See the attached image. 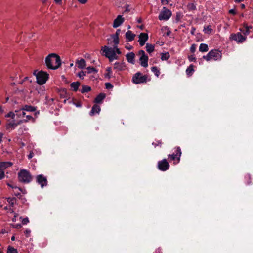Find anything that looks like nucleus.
Here are the masks:
<instances>
[{"label": "nucleus", "mask_w": 253, "mask_h": 253, "mask_svg": "<svg viewBox=\"0 0 253 253\" xmlns=\"http://www.w3.org/2000/svg\"><path fill=\"white\" fill-rule=\"evenodd\" d=\"M113 47H108L107 46H102L101 51L102 52V54L108 58L110 62L114 60L118 59L117 54L120 55L121 51L118 47V44H110Z\"/></svg>", "instance_id": "1"}, {"label": "nucleus", "mask_w": 253, "mask_h": 253, "mask_svg": "<svg viewBox=\"0 0 253 253\" xmlns=\"http://www.w3.org/2000/svg\"><path fill=\"white\" fill-rule=\"evenodd\" d=\"M250 28H251V27L248 26L247 24H245L244 28H240L239 29L243 33V35L240 32L232 33L229 37L230 40L234 41L238 44L243 43L247 39L246 36L250 34Z\"/></svg>", "instance_id": "2"}, {"label": "nucleus", "mask_w": 253, "mask_h": 253, "mask_svg": "<svg viewBox=\"0 0 253 253\" xmlns=\"http://www.w3.org/2000/svg\"><path fill=\"white\" fill-rule=\"evenodd\" d=\"M45 62L49 69L56 70L61 66L60 57L55 53L49 54L45 58Z\"/></svg>", "instance_id": "3"}, {"label": "nucleus", "mask_w": 253, "mask_h": 253, "mask_svg": "<svg viewBox=\"0 0 253 253\" xmlns=\"http://www.w3.org/2000/svg\"><path fill=\"white\" fill-rule=\"evenodd\" d=\"M221 51L215 49L210 50L206 55L203 56V58L207 61H210L211 60H221Z\"/></svg>", "instance_id": "4"}, {"label": "nucleus", "mask_w": 253, "mask_h": 253, "mask_svg": "<svg viewBox=\"0 0 253 253\" xmlns=\"http://www.w3.org/2000/svg\"><path fill=\"white\" fill-rule=\"evenodd\" d=\"M151 79L149 78L148 75H143L141 72L136 73L132 77V82L134 84H141L147 83L150 81Z\"/></svg>", "instance_id": "5"}, {"label": "nucleus", "mask_w": 253, "mask_h": 253, "mask_svg": "<svg viewBox=\"0 0 253 253\" xmlns=\"http://www.w3.org/2000/svg\"><path fill=\"white\" fill-rule=\"evenodd\" d=\"M174 152L172 154L168 155V159L169 162H173L174 165H176L180 162L182 154L181 148L179 146L175 147Z\"/></svg>", "instance_id": "6"}, {"label": "nucleus", "mask_w": 253, "mask_h": 253, "mask_svg": "<svg viewBox=\"0 0 253 253\" xmlns=\"http://www.w3.org/2000/svg\"><path fill=\"white\" fill-rule=\"evenodd\" d=\"M18 179L20 182L28 183L32 180V176L28 170L21 169L18 173Z\"/></svg>", "instance_id": "7"}, {"label": "nucleus", "mask_w": 253, "mask_h": 253, "mask_svg": "<svg viewBox=\"0 0 253 253\" xmlns=\"http://www.w3.org/2000/svg\"><path fill=\"white\" fill-rule=\"evenodd\" d=\"M36 72L34 71V74L36 76L37 83L40 85L44 84L49 78V74L42 70L38 72L37 74H35Z\"/></svg>", "instance_id": "8"}, {"label": "nucleus", "mask_w": 253, "mask_h": 253, "mask_svg": "<svg viewBox=\"0 0 253 253\" xmlns=\"http://www.w3.org/2000/svg\"><path fill=\"white\" fill-rule=\"evenodd\" d=\"M138 55L140 56L139 61L140 64L141 66L146 68L148 66V56L146 54L144 50H140L138 52Z\"/></svg>", "instance_id": "9"}, {"label": "nucleus", "mask_w": 253, "mask_h": 253, "mask_svg": "<svg viewBox=\"0 0 253 253\" xmlns=\"http://www.w3.org/2000/svg\"><path fill=\"white\" fill-rule=\"evenodd\" d=\"M120 29H117L114 34H112L110 36V39H108V44H119V36L120 33Z\"/></svg>", "instance_id": "10"}, {"label": "nucleus", "mask_w": 253, "mask_h": 253, "mask_svg": "<svg viewBox=\"0 0 253 253\" xmlns=\"http://www.w3.org/2000/svg\"><path fill=\"white\" fill-rule=\"evenodd\" d=\"M171 16L170 10L164 7L159 15L160 20H168Z\"/></svg>", "instance_id": "11"}, {"label": "nucleus", "mask_w": 253, "mask_h": 253, "mask_svg": "<svg viewBox=\"0 0 253 253\" xmlns=\"http://www.w3.org/2000/svg\"><path fill=\"white\" fill-rule=\"evenodd\" d=\"M169 168V165L166 159H164L158 162V168L161 171H166Z\"/></svg>", "instance_id": "12"}, {"label": "nucleus", "mask_w": 253, "mask_h": 253, "mask_svg": "<svg viewBox=\"0 0 253 253\" xmlns=\"http://www.w3.org/2000/svg\"><path fill=\"white\" fill-rule=\"evenodd\" d=\"M21 110L22 111H26L28 112H34L36 111V108L31 105H26L22 107ZM17 115L19 117H24L26 115V113L25 112L22 111V112H20L19 114H17Z\"/></svg>", "instance_id": "13"}, {"label": "nucleus", "mask_w": 253, "mask_h": 253, "mask_svg": "<svg viewBox=\"0 0 253 253\" xmlns=\"http://www.w3.org/2000/svg\"><path fill=\"white\" fill-rule=\"evenodd\" d=\"M148 35L146 33H141L139 35L138 42L140 46L144 45L146 42L148 40Z\"/></svg>", "instance_id": "14"}, {"label": "nucleus", "mask_w": 253, "mask_h": 253, "mask_svg": "<svg viewBox=\"0 0 253 253\" xmlns=\"http://www.w3.org/2000/svg\"><path fill=\"white\" fill-rule=\"evenodd\" d=\"M37 182L41 185L42 187H43L47 184L46 178L42 175H39L36 177Z\"/></svg>", "instance_id": "15"}, {"label": "nucleus", "mask_w": 253, "mask_h": 253, "mask_svg": "<svg viewBox=\"0 0 253 253\" xmlns=\"http://www.w3.org/2000/svg\"><path fill=\"white\" fill-rule=\"evenodd\" d=\"M124 18L122 17V15H118L116 19H114L113 23V28H117L120 25H121L123 22H124Z\"/></svg>", "instance_id": "16"}, {"label": "nucleus", "mask_w": 253, "mask_h": 253, "mask_svg": "<svg viewBox=\"0 0 253 253\" xmlns=\"http://www.w3.org/2000/svg\"><path fill=\"white\" fill-rule=\"evenodd\" d=\"M136 35L131 31L128 30L125 34V38L127 42H131L134 40Z\"/></svg>", "instance_id": "17"}, {"label": "nucleus", "mask_w": 253, "mask_h": 253, "mask_svg": "<svg viewBox=\"0 0 253 253\" xmlns=\"http://www.w3.org/2000/svg\"><path fill=\"white\" fill-rule=\"evenodd\" d=\"M22 123V121H20V120L18 121L17 122H10L6 124V128L7 130H13L16 128V127L19 124Z\"/></svg>", "instance_id": "18"}, {"label": "nucleus", "mask_w": 253, "mask_h": 253, "mask_svg": "<svg viewBox=\"0 0 253 253\" xmlns=\"http://www.w3.org/2000/svg\"><path fill=\"white\" fill-rule=\"evenodd\" d=\"M126 67L124 62H116L114 65V69L117 71H124Z\"/></svg>", "instance_id": "19"}, {"label": "nucleus", "mask_w": 253, "mask_h": 253, "mask_svg": "<svg viewBox=\"0 0 253 253\" xmlns=\"http://www.w3.org/2000/svg\"><path fill=\"white\" fill-rule=\"evenodd\" d=\"M126 59L129 63L134 64L135 63V54L131 52L127 53L126 55Z\"/></svg>", "instance_id": "20"}, {"label": "nucleus", "mask_w": 253, "mask_h": 253, "mask_svg": "<svg viewBox=\"0 0 253 253\" xmlns=\"http://www.w3.org/2000/svg\"><path fill=\"white\" fill-rule=\"evenodd\" d=\"M76 64L80 69H84L86 66V61L84 59H77Z\"/></svg>", "instance_id": "21"}, {"label": "nucleus", "mask_w": 253, "mask_h": 253, "mask_svg": "<svg viewBox=\"0 0 253 253\" xmlns=\"http://www.w3.org/2000/svg\"><path fill=\"white\" fill-rule=\"evenodd\" d=\"M100 111V107L98 105H94L91 109V110L90 112V115L93 116L96 114H98Z\"/></svg>", "instance_id": "22"}, {"label": "nucleus", "mask_w": 253, "mask_h": 253, "mask_svg": "<svg viewBox=\"0 0 253 253\" xmlns=\"http://www.w3.org/2000/svg\"><path fill=\"white\" fill-rule=\"evenodd\" d=\"M12 165V163L10 162H0V168L3 170H5L6 168L11 167Z\"/></svg>", "instance_id": "23"}, {"label": "nucleus", "mask_w": 253, "mask_h": 253, "mask_svg": "<svg viewBox=\"0 0 253 253\" xmlns=\"http://www.w3.org/2000/svg\"><path fill=\"white\" fill-rule=\"evenodd\" d=\"M194 72V66L193 64L190 65L186 70V73L188 77L192 75Z\"/></svg>", "instance_id": "24"}, {"label": "nucleus", "mask_w": 253, "mask_h": 253, "mask_svg": "<svg viewBox=\"0 0 253 253\" xmlns=\"http://www.w3.org/2000/svg\"><path fill=\"white\" fill-rule=\"evenodd\" d=\"M213 29L211 25H209L205 26L203 29V32L205 34L210 35L213 33Z\"/></svg>", "instance_id": "25"}, {"label": "nucleus", "mask_w": 253, "mask_h": 253, "mask_svg": "<svg viewBox=\"0 0 253 253\" xmlns=\"http://www.w3.org/2000/svg\"><path fill=\"white\" fill-rule=\"evenodd\" d=\"M105 94L104 93H100L98 94L94 99V102L96 103H100L105 98Z\"/></svg>", "instance_id": "26"}, {"label": "nucleus", "mask_w": 253, "mask_h": 253, "mask_svg": "<svg viewBox=\"0 0 253 253\" xmlns=\"http://www.w3.org/2000/svg\"><path fill=\"white\" fill-rule=\"evenodd\" d=\"M80 84V83L78 81L72 83L70 84L72 90L74 91H77L78 90Z\"/></svg>", "instance_id": "27"}, {"label": "nucleus", "mask_w": 253, "mask_h": 253, "mask_svg": "<svg viewBox=\"0 0 253 253\" xmlns=\"http://www.w3.org/2000/svg\"><path fill=\"white\" fill-rule=\"evenodd\" d=\"M199 51L202 52H207L209 50L208 46L207 44L201 43L199 46Z\"/></svg>", "instance_id": "28"}, {"label": "nucleus", "mask_w": 253, "mask_h": 253, "mask_svg": "<svg viewBox=\"0 0 253 253\" xmlns=\"http://www.w3.org/2000/svg\"><path fill=\"white\" fill-rule=\"evenodd\" d=\"M154 48H155L154 45H153V44H150L148 43H147L146 44V51L149 53H151L153 52L154 51Z\"/></svg>", "instance_id": "29"}, {"label": "nucleus", "mask_w": 253, "mask_h": 253, "mask_svg": "<svg viewBox=\"0 0 253 253\" xmlns=\"http://www.w3.org/2000/svg\"><path fill=\"white\" fill-rule=\"evenodd\" d=\"M244 183L246 185H250L251 183V176L250 174H246L244 178Z\"/></svg>", "instance_id": "30"}, {"label": "nucleus", "mask_w": 253, "mask_h": 253, "mask_svg": "<svg viewBox=\"0 0 253 253\" xmlns=\"http://www.w3.org/2000/svg\"><path fill=\"white\" fill-rule=\"evenodd\" d=\"M152 72L157 77H159L160 74V69L156 66H153L151 68Z\"/></svg>", "instance_id": "31"}, {"label": "nucleus", "mask_w": 253, "mask_h": 253, "mask_svg": "<svg viewBox=\"0 0 253 253\" xmlns=\"http://www.w3.org/2000/svg\"><path fill=\"white\" fill-rule=\"evenodd\" d=\"M26 119L20 120V121H22L23 122H27L28 121H31L32 122H34L35 121V119L31 115H26Z\"/></svg>", "instance_id": "32"}, {"label": "nucleus", "mask_w": 253, "mask_h": 253, "mask_svg": "<svg viewBox=\"0 0 253 253\" xmlns=\"http://www.w3.org/2000/svg\"><path fill=\"white\" fill-rule=\"evenodd\" d=\"M7 185L8 186L11 187L12 189H14V191H15V192H14V194L16 196H18V195H20L19 191H21V190L20 188L17 187L16 186H13L10 184H7Z\"/></svg>", "instance_id": "33"}, {"label": "nucleus", "mask_w": 253, "mask_h": 253, "mask_svg": "<svg viewBox=\"0 0 253 253\" xmlns=\"http://www.w3.org/2000/svg\"><path fill=\"white\" fill-rule=\"evenodd\" d=\"M170 57V55L169 52H165V53H162L161 54V60H168Z\"/></svg>", "instance_id": "34"}, {"label": "nucleus", "mask_w": 253, "mask_h": 253, "mask_svg": "<svg viewBox=\"0 0 253 253\" xmlns=\"http://www.w3.org/2000/svg\"><path fill=\"white\" fill-rule=\"evenodd\" d=\"M91 90V88L89 86L86 85H83L81 89V92L84 93L85 92H88Z\"/></svg>", "instance_id": "35"}, {"label": "nucleus", "mask_w": 253, "mask_h": 253, "mask_svg": "<svg viewBox=\"0 0 253 253\" xmlns=\"http://www.w3.org/2000/svg\"><path fill=\"white\" fill-rule=\"evenodd\" d=\"M7 253H17V251L14 248L9 246L7 250Z\"/></svg>", "instance_id": "36"}, {"label": "nucleus", "mask_w": 253, "mask_h": 253, "mask_svg": "<svg viewBox=\"0 0 253 253\" xmlns=\"http://www.w3.org/2000/svg\"><path fill=\"white\" fill-rule=\"evenodd\" d=\"M86 70L87 71L86 72V73H87V74H90L91 73H96L97 72V70L94 67H88L86 68Z\"/></svg>", "instance_id": "37"}, {"label": "nucleus", "mask_w": 253, "mask_h": 253, "mask_svg": "<svg viewBox=\"0 0 253 253\" xmlns=\"http://www.w3.org/2000/svg\"><path fill=\"white\" fill-rule=\"evenodd\" d=\"M15 114L13 112H9L6 115H5V117L6 118H11L12 119H14L15 117Z\"/></svg>", "instance_id": "38"}, {"label": "nucleus", "mask_w": 253, "mask_h": 253, "mask_svg": "<svg viewBox=\"0 0 253 253\" xmlns=\"http://www.w3.org/2000/svg\"><path fill=\"white\" fill-rule=\"evenodd\" d=\"M196 45L195 44H193L190 48V52L194 54L195 53V52L196 51Z\"/></svg>", "instance_id": "39"}, {"label": "nucleus", "mask_w": 253, "mask_h": 253, "mask_svg": "<svg viewBox=\"0 0 253 253\" xmlns=\"http://www.w3.org/2000/svg\"><path fill=\"white\" fill-rule=\"evenodd\" d=\"M188 59L189 61H190V62L195 61L196 60V58L195 57V55H194V54H192V55L188 56Z\"/></svg>", "instance_id": "40"}, {"label": "nucleus", "mask_w": 253, "mask_h": 253, "mask_svg": "<svg viewBox=\"0 0 253 253\" xmlns=\"http://www.w3.org/2000/svg\"><path fill=\"white\" fill-rule=\"evenodd\" d=\"M162 142L160 140L156 141L155 142H153L152 144L156 147L157 146H161Z\"/></svg>", "instance_id": "41"}, {"label": "nucleus", "mask_w": 253, "mask_h": 253, "mask_svg": "<svg viewBox=\"0 0 253 253\" xmlns=\"http://www.w3.org/2000/svg\"><path fill=\"white\" fill-rule=\"evenodd\" d=\"M187 6L189 10H194L196 9V6L193 3L189 4Z\"/></svg>", "instance_id": "42"}, {"label": "nucleus", "mask_w": 253, "mask_h": 253, "mask_svg": "<svg viewBox=\"0 0 253 253\" xmlns=\"http://www.w3.org/2000/svg\"><path fill=\"white\" fill-rule=\"evenodd\" d=\"M86 75V72H84V71H81L78 74V76L80 78H82V79H83L84 78V76H85Z\"/></svg>", "instance_id": "43"}, {"label": "nucleus", "mask_w": 253, "mask_h": 253, "mask_svg": "<svg viewBox=\"0 0 253 253\" xmlns=\"http://www.w3.org/2000/svg\"><path fill=\"white\" fill-rule=\"evenodd\" d=\"M4 170L0 168V179H3L4 177Z\"/></svg>", "instance_id": "44"}, {"label": "nucleus", "mask_w": 253, "mask_h": 253, "mask_svg": "<svg viewBox=\"0 0 253 253\" xmlns=\"http://www.w3.org/2000/svg\"><path fill=\"white\" fill-rule=\"evenodd\" d=\"M106 71L107 72V73L106 74L105 76L106 77H110V75L111 73V68H110V67L109 68H107L106 69Z\"/></svg>", "instance_id": "45"}, {"label": "nucleus", "mask_w": 253, "mask_h": 253, "mask_svg": "<svg viewBox=\"0 0 253 253\" xmlns=\"http://www.w3.org/2000/svg\"><path fill=\"white\" fill-rule=\"evenodd\" d=\"M29 219L27 217H26L25 218H23L22 220V223L23 225H26L28 223H29Z\"/></svg>", "instance_id": "46"}, {"label": "nucleus", "mask_w": 253, "mask_h": 253, "mask_svg": "<svg viewBox=\"0 0 253 253\" xmlns=\"http://www.w3.org/2000/svg\"><path fill=\"white\" fill-rule=\"evenodd\" d=\"M30 233L31 230L30 229H26L25 231H24V234L27 237L30 236Z\"/></svg>", "instance_id": "47"}, {"label": "nucleus", "mask_w": 253, "mask_h": 253, "mask_svg": "<svg viewBox=\"0 0 253 253\" xmlns=\"http://www.w3.org/2000/svg\"><path fill=\"white\" fill-rule=\"evenodd\" d=\"M105 87L107 89H111L113 88V85L110 83H105Z\"/></svg>", "instance_id": "48"}, {"label": "nucleus", "mask_w": 253, "mask_h": 253, "mask_svg": "<svg viewBox=\"0 0 253 253\" xmlns=\"http://www.w3.org/2000/svg\"><path fill=\"white\" fill-rule=\"evenodd\" d=\"M229 13L233 15H235L237 14V11L235 9H232L229 11Z\"/></svg>", "instance_id": "49"}, {"label": "nucleus", "mask_w": 253, "mask_h": 253, "mask_svg": "<svg viewBox=\"0 0 253 253\" xmlns=\"http://www.w3.org/2000/svg\"><path fill=\"white\" fill-rule=\"evenodd\" d=\"M163 5H167L169 3V0H161Z\"/></svg>", "instance_id": "50"}, {"label": "nucleus", "mask_w": 253, "mask_h": 253, "mask_svg": "<svg viewBox=\"0 0 253 253\" xmlns=\"http://www.w3.org/2000/svg\"><path fill=\"white\" fill-rule=\"evenodd\" d=\"M88 0H78V2L82 4H84L87 2Z\"/></svg>", "instance_id": "51"}, {"label": "nucleus", "mask_w": 253, "mask_h": 253, "mask_svg": "<svg viewBox=\"0 0 253 253\" xmlns=\"http://www.w3.org/2000/svg\"><path fill=\"white\" fill-rule=\"evenodd\" d=\"M55 3L57 4L60 5L62 3V0H54Z\"/></svg>", "instance_id": "52"}, {"label": "nucleus", "mask_w": 253, "mask_h": 253, "mask_svg": "<svg viewBox=\"0 0 253 253\" xmlns=\"http://www.w3.org/2000/svg\"><path fill=\"white\" fill-rule=\"evenodd\" d=\"M12 226L13 228H17V229L21 227V226L20 224H15V225H13Z\"/></svg>", "instance_id": "53"}, {"label": "nucleus", "mask_w": 253, "mask_h": 253, "mask_svg": "<svg viewBox=\"0 0 253 253\" xmlns=\"http://www.w3.org/2000/svg\"><path fill=\"white\" fill-rule=\"evenodd\" d=\"M17 215H18L17 214H16V213L14 214V216L13 218L12 219V221H13V222H15L16 221V217H17Z\"/></svg>", "instance_id": "54"}, {"label": "nucleus", "mask_w": 253, "mask_h": 253, "mask_svg": "<svg viewBox=\"0 0 253 253\" xmlns=\"http://www.w3.org/2000/svg\"><path fill=\"white\" fill-rule=\"evenodd\" d=\"M164 28L168 29V31L167 32V35L169 36L170 35V34L171 33V31L169 30L168 28H167V27H164Z\"/></svg>", "instance_id": "55"}, {"label": "nucleus", "mask_w": 253, "mask_h": 253, "mask_svg": "<svg viewBox=\"0 0 253 253\" xmlns=\"http://www.w3.org/2000/svg\"><path fill=\"white\" fill-rule=\"evenodd\" d=\"M3 135H4L3 133L0 132V142H1Z\"/></svg>", "instance_id": "56"}, {"label": "nucleus", "mask_w": 253, "mask_h": 253, "mask_svg": "<svg viewBox=\"0 0 253 253\" xmlns=\"http://www.w3.org/2000/svg\"><path fill=\"white\" fill-rule=\"evenodd\" d=\"M155 253H162L161 252V249H158L157 250H156Z\"/></svg>", "instance_id": "57"}, {"label": "nucleus", "mask_w": 253, "mask_h": 253, "mask_svg": "<svg viewBox=\"0 0 253 253\" xmlns=\"http://www.w3.org/2000/svg\"><path fill=\"white\" fill-rule=\"evenodd\" d=\"M195 29L194 28H192V30L191 31V33L192 35L194 34Z\"/></svg>", "instance_id": "58"}, {"label": "nucleus", "mask_w": 253, "mask_h": 253, "mask_svg": "<svg viewBox=\"0 0 253 253\" xmlns=\"http://www.w3.org/2000/svg\"><path fill=\"white\" fill-rule=\"evenodd\" d=\"M28 157L29 159L32 158L33 157V153H30Z\"/></svg>", "instance_id": "59"}, {"label": "nucleus", "mask_w": 253, "mask_h": 253, "mask_svg": "<svg viewBox=\"0 0 253 253\" xmlns=\"http://www.w3.org/2000/svg\"><path fill=\"white\" fill-rule=\"evenodd\" d=\"M4 112V110L1 106H0V113H2Z\"/></svg>", "instance_id": "60"}, {"label": "nucleus", "mask_w": 253, "mask_h": 253, "mask_svg": "<svg viewBox=\"0 0 253 253\" xmlns=\"http://www.w3.org/2000/svg\"><path fill=\"white\" fill-rule=\"evenodd\" d=\"M42 1V2L43 3H45L47 1V0H41Z\"/></svg>", "instance_id": "61"}, {"label": "nucleus", "mask_w": 253, "mask_h": 253, "mask_svg": "<svg viewBox=\"0 0 253 253\" xmlns=\"http://www.w3.org/2000/svg\"><path fill=\"white\" fill-rule=\"evenodd\" d=\"M241 8H242V9H244V8H245V5H244V4H242L241 5Z\"/></svg>", "instance_id": "62"}, {"label": "nucleus", "mask_w": 253, "mask_h": 253, "mask_svg": "<svg viewBox=\"0 0 253 253\" xmlns=\"http://www.w3.org/2000/svg\"><path fill=\"white\" fill-rule=\"evenodd\" d=\"M9 212L10 213H13V212H14V211H13V210L12 209H10V210H9Z\"/></svg>", "instance_id": "63"}, {"label": "nucleus", "mask_w": 253, "mask_h": 253, "mask_svg": "<svg viewBox=\"0 0 253 253\" xmlns=\"http://www.w3.org/2000/svg\"><path fill=\"white\" fill-rule=\"evenodd\" d=\"M11 239L12 241L15 240V236H12Z\"/></svg>", "instance_id": "64"}]
</instances>
